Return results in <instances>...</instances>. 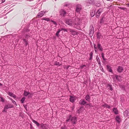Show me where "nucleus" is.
Here are the masks:
<instances>
[{
  "label": "nucleus",
  "mask_w": 129,
  "mask_h": 129,
  "mask_svg": "<svg viewBox=\"0 0 129 129\" xmlns=\"http://www.w3.org/2000/svg\"><path fill=\"white\" fill-rule=\"evenodd\" d=\"M42 20H44L47 21H49L50 20V19L48 18H43L42 19Z\"/></svg>",
  "instance_id": "c85d7f7f"
},
{
  "label": "nucleus",
  "mask_w": 129,
  "mask_h": 129,
  "mask_svg": "<svg viewBox=\"0 0 129 129\" xmlns=\"http://www.w3.org/2000/svg\"><path fill=\"white\" fill-rule=\"evenodd\" d=\"M102 58H103V59H104V60H106V59H105V58H104V54L103 53H102Z\"/></svg>",
  "instance_id": "c9c22d12"
},
{
  "label": "nucleus",
  "mask_w": 129,
  "mask_h": 129,
  "mask_svg": "<svg viewBox=\"0 0 129 129\" xmlns=\"http://www.w3.org/2000/svg\"><path fill=\"white\" fill-rule=\"evenodd\" d=\"M81 104L84 105L86 103V102L83 100H82L80 101V103Z\"/></svg>",
  "instance_id": "412c9836"
},
{
  "label": "nucleus",
  "mask_w": 129,
  "mask_h": 129,
  "mask_svg": "<svg viewBox=\"0 0 129 129\" xmlns=\"http://www.w3.org/2000/svg\"><path fill=\"white\" fill-rule=\"evenodd\" d=\"M60 31V29H59L58 30L56 33V36H58V35L59 34Z\"/></svg>",
  "instance_id": "2f4dec72"
},
{
  "label": "nucleus",
  "mask_w": 129,
  "mask_h": 129,
  "mask_svg": "<svg viewBox=\"0 0 129 129\" xmlns=\"http://www.w3.org/2000/svg\"><path fill=\"white\" fill-rule=\"evenodd\" d=\"M115 77L116 79L118 80H119V78H120V77L118 76L117 75H116L115 76Z\"/></svg>",
  "instance_id": "ea45409f"
},
{
  "label": "nucleus",
  "mask_w": 129,
  "mask_h": 129,
  "mask_svg": "<svg viewBox=\"0 0 129 129\" xmlns=\"http://www.w3.org/2000/svg\"><path fill=\"white\" fill-rule=\"evenodd\" d=\"M0 98L1 99V101H2V102H4V100L3 98L2 97H0Z\"/></svg>",
  "instance_id": "a19ab883"
},
{
  "label": "nucleus",
  "mask_w": 129,
  "mask_h": 129,
  "mask_svg": "<svg viewBox=\"0 0 129 129\" xmlns=\"http://www.w3.org/2000/svg\"><path fill=\"white\" fill-rule=\"evenodd\" d=\"M103 10L102 8L100 9L96 12V16L97 18H98L100 15V13H101Z\"/></svg>",
  "instance_id": "20e7f679"
},
{
  "label": "nucleus",
  "mask_w": 129,
  "mask_h": 129,
  "mask_svg": "<svg viewBox=\"0 0 129 129\" xmlns=\"http://www.w3.org/2000/svg\"><path fill=\"white\" fill-rule=\"evenodd\" d=\"M28 94H29V92H27L26 91H24V96H27L28 95Z\"/></svg>",
  "instance_id": "b1692460"
},
{
  "label": "nucleus",
  "mask_w": 129,
  "mask_h": 129,
  "mask_svg": "<svg viewBox=\"0 0 129 129\" xmlns=\"http://www.w3.org/2000/svg\"><path fill=\"white\" fill-rule=\"evenodd\" d=\"M107 87H108L109 89H110L111 91L113 90V89L112 87V85H111L110 84H108L107 85Z\"/></svg>",
  "instance_id": "f3484780"
},
{
  "label": "nucleus",
  "mask_w": 129,
  "mask_h": 129,
  "mask_svg": "<svg viewBox=\"0 0 129 129\" xmlns=\"http://www.w3.org/2000/svg\"><path fill=\"white\" fill-rule=\"evenodd\" d=\"M101 22H102V20H101Z\"/></svg>",
  "instance_id": "052dcab7"
},
{
  "label": "nucleus",
  "mask_w": 129,
  "mask_h": 129,
  "mask_svg": "<svg viewBox=\"0 0 129 129\" xmlns=\"http://www.w3.org/2000/svg\"><path fill=\"white\" fill-rule=\"evenodd\" d=\"M88 2L91 4H93L94 3V0H89L88 1Z\"/></svg>",
  "instance_id": "6ab92c4d"
},
{
  "label": "nucleus",
  "mask_w": 129,
  "mask_h": 129,
  "mask_svg": "<svg viewBox=\"0 0 129 129\" xmlns=\"http://www.w3.org/2000/svg\"><path fill=\"white\" fill-rule=\"evenodd\" d=\"M12 103L14 104H16V102L12 100Z\"/></svg>",
  "instance_id": "37998d69"
},
{
  "label": "nucleus",
  "mask_w": 129,
  "mask_h": 129,
  "mask_svg": "<svg viewBox=\"0 0 129 129\" xmlns=\"http://www.w3.org/2000/svg\"><path fill=\"white\" fill-rule=\"evenodd\" d=\"M93 53L92 52H91L90 54V57L89 59V60H91L92 59L93 56Z\"/></svg>",
  "instance_id": "bb28decb"
},
{
  "label": "nucleus",
  "mask_w": 129,
  "mask_h": 129,
  "mask_svg": "<svg viewBox=\"0 0 129 129\" xmlns=\"http://www.w3.org/2000/svg\"><path fill=\"white\" fill-rule=\"evenodd\" d=\"M66 23L67 24L70 26H73L76 28L79 29V23L74 24L73 21L71 19H68L66 20Z\"/></svg>",
  "instance_id": "f257e3e1"
},
{
  "label": "nucleus",
  "mask_w": 129,
  "mask_h": 129,
  "mask_svg": "<svg viewBox=\"0 0 129 129\" xmlns=\"http://www.w3.org/2000/svg\"><path fill=\"white\" fill-rule=\"evenodd\" d=\"M2 84L1 83H0V86H2Z\"/></svg>",
  "instance_id": "864d4df0"
},
{
  "label": "nucleus",
  "mask_w": 129,
  "mask_h": 129,
  "mask_svg": "<svg viewBox=\"0 0 129 129\" xmlns=\"http://www.w3.org/2000/svg\"><path fill=\"white\" fill-rule=\"evenodd\" d=\"M69 66H66L65 67V68H66L67 69H68L69 68Z\"/></svg>",
  "instance_id": "49530a36"
},
{
  "label": "nucleus",
  "mask_w": 129,
  "mask_h": 129,
  "mask_svg": "<svg viewBox=\"0 0 129 129\" xmlns=\"http://www.w3.org/2000/svg\"><path fill=\"white\" fill-rule=\"evenodd\" d=\"M115 77L116 79L118 80H119V78H120V77L118 76L117 75H116L115 76Z\"/></svg>",
  "instance_id": "58836bf2"
},
{
  "label": "nucleus",
  "mask_w": 129,
  "mask_h": 129,
  "mask_svg": "<svg viewBox=\"0 0 129 129\" xmlns=\"http://www.w3.org/2000/svg\"><path fill=\"white\" fill-rule=\"evenodd\" d=\"M56 65H59L60 66V64H59V62L56 61L54 63Z\"/></svg>",
  "instance_id": "473e14b6"
},
{
  "label": "nucleus",
  "mask_w": 129,
  "mask_h": 129,
  "mask_svg": "<svg viewBox=\"0 0 129 129\" xmlns=\"http://www.w3.org/2000/svg\"><path fill=\"white\" fill-rule=\"evenodd\" d=\"M95 5L96 6H97L98 7H99L101 5V4L99 3H97Z\"/></svg>",
  "instance_id": "e433bc0d"
},
{
  "label": "nucleus",
  "mask_w": 129,
  "mask_h": 129,
  "mask_svg": "<svg viewBox=\"0 0 129 129\" xmlns=\"http://www.w3.org/2000/svg\"><path fill=\"white\" fill-rule=\"evenodd\" d=\"M101 34L99 33H98L97 34V37L98 39H99L101 37Z\"/></svg>",
  "instance_id": "4be33fe9"
},
{
  "label": "nucleus",
  "mask_w": 129,
  "mask_h": 129,
  "mask_svg": "<svg viewBox=\"0 0 129 129\" xmlns=\"http://www.w3.org/2000/svg\"><path fill=\"white\" fill-rule=\"evenodd\" d=\"M113 111L116 114H118V111L117 110L116 108H114L113 109Z\"/></svg>",
  "instance_id": "4468645a"
},
{
  "label": "nucleus",
  "mask_w": 129,
  "mask_h": 129,
  "mask_svg": "<svg viewBox=\"0 0 129 129\" xmlns=\"http://www.w3.org/2000/svg\"><path fill=\"white\" fill-rule=\"evenodd\" d=\"M33 121L34 123L36 124L37 126H39V123L37 121L34 120H33Z\"/></svg>",
  "instance_id": "5701e85b"
},
{
  "label": "nucleus",
  "mask_w": 129,
  "mask_h": 129,
  "mask_svg": "<svg viewBox=\"0 0 129 129\" xmlns=\"http://www.w3.org/2000/svg\"><path fill=\"white\" fill-rule=\"evenodd\" d=\"M94 50L95 52H96L97 48L96 47V45L94 44Z\"/></svg>",
  "instance_id": "72a5a7b5"
},
{
  "label": "nucleus",
  "mask_w": 129,
  "mask_h": 129,
  "mask_svg": "<svg viewBox=\"0 0 129 129\" xmlns=\"http://www.w3.org/2000/svg\"><path fill=\"white\" fill-rule=\"evenodd\" d=\"M61 129H67V127L65 126H64L63 127H62Z\"/></svg>",
  "instance_id": "79ce46f5"
},
{
  "label": "nucleus",
  "mask_w": 129,
  "mask_h": 129,
  "mask_svg": "<svg viewBox=\"0 0 129 129\" xmlns=\"http://www.w3.org/2000/svg\"><path fill=\"white\" fill-rule=\"evenodd\" d=\"M107 70H108V71H109L110 72H112V70L111 69V68L110 66L109 65H107Z\"/></svg>",
  "instance_id": "dca6fc26"
},
{
  "label": "nucleus",
  "mask_w": 129,
  "mask_h": 129,
  "mask_svg": "<svg viewBox=\"0 0 129 129\" xmlns=\"http://www.w3.org/2000/svg\"><path fill=\"white\" fill-rule=\"evenodd\" d=\"M23 41L26 45V46L28 44V42L25 39H23Z\"/></svg>",
  "instance_id": "cd10ccee"
},
{
  "label": "nucleus",
  "mask_w": 129,
  "mask_h": 129,
  "mask_svg": "<svg viewBox=\"0 0 129 129\" xmlns=\"http://www.w3.org/2000/svg\"><path fill=\"white\" fill-rule=\"evenodd\" d=\"M13 107V106L11 104H8V105H6L5 107L6 109H8L9 108H12Z\"/></svg>",
  "instance_id": "1a4fd4ad"
},
{
  "label": "nucleus",
  "mask_w": 129,
  "mask_h": 129,
  "mask_svg": "<svg viewBox=\"0 0 129 129\" xmlns=\"http://www.w3.org/2000/svg\"><path fill=\"white\" fill-rule=\"evenodd\" d=\"M42 127L43 129H48L47 125L46 124H43L42 126Z\"/></svg>",
  "instance_id": "a211bd4d"
},
{
  "label": "nucleus",
  "mask_w": 129,
  "mask_h": 129,
  "mask_svg": "<svg viewBox=\"0 0 129 129\" xmlns=\"http://www.w3.org/2000/svg\"><path fill=\"white\" fill-rule=\"evenodd\" d=\"M123 70V68L121 66H119L117 69V71L119 73L122 72Z\"/></svg>",
  "instance_id": "9b49d317"
},
{
  "label": "nucleus",
  "mask_w": 129,
  "mask_h": 129,
  "mask_svg": "<svg viewBox=\"0 0 129 129\" xmlns=\"http://www.w3.org/2000/svg\"><path fill=\"white\" fill-rule=\"evenodd\" d=\"M46 12V11H41L38 13L37 16L38 17H41L43 16Z\"/></svg>",
  "instance_id": "423d86ee"
},
{
  "label": "nucleus",
  "mask_w": 129,
  "mask_h": 129,
  "mask_svg": "<svg viewBox=\"0 0 129 129\" xmlns=\"http://www.w3.org/2000/svg\"><path fill=\"white\" fill-rule=\"evenodd\" d=\"M25 98L23 97V98L21 100V101L22 103H23L24 102V101L25 100Z\"/></svg>",
  "instance_id": "7c9ffc66"
},
{
  "label": "nucleus",
  "mask_w": 129,
  "mask_h": 129,
  "mask_svg": "<svg viewBox=\"0 0 129 129\" xmlns=\"http://www.w3.org/2000/svg\"><path fill=\"white\" fill-rule=\"evenodd\" d=\"M118 8L120 9H121L124 10L125 8L123 7H119Z\"/></svg>",
  "instance_id": "a18cd8bd"
},
{
  "label": "nucleus",
  "mask_w": 129,
  "mask_h": 129,
  "mask_svg": "<svg viewBox=\"0 0 129 129\" xmlns=\"http://www.w3.org/2000/svg\"><path fill=\"white\" fill-rule=\"evenodd\" d=\"M70 120L71 121L72 123L74 124H75L77 121L76 117H72L70 115L68 118V119L66 120V121L68 122Z\"/></svg>",
  "instance_id": "f03ea898"
},
{
  "label": "nucleus",
  "mask_w": 129,
  "mask_h": 129,
  "mask_svg": "<svg viewBox=\"0 0 129 129\" xmlns=\"http://www.w3.org/2000/svg\"><path fill=\"white\" fill-rule=\"evenodd\" d=\"M116 119L118 123H120L121 121V119L120 116H117L116 118Z\"/></svg>",
  "instance_id": "6e6552de"
},
{
  "label": "nucleus",
  "mask_w": 129,
  "mask_h": 129,
  "mask_svg": "<svg viewBox=\"0 0 129 129\" xmlns=\"http://www.w3.org/2000/svg\"><path fill=\"white\" fill-rule=\"evenodd\" d=\"M95 12L94 11H93V12H92L91 13L90 15L92 17H93L94 15Z\"/></svg>",
  "instance_id": "c756f323"
},
{
  "label": "nucleus",
  "mask_w": 129,
  "mask_h": 129,
  "mask_svg": "<svg viewBox=\"0 0 129 129\" xmlns=\"http://www.w3.org/2000/svg\"><path fill=\"white\" fill-rule=\"evenodd\" d=\"M124 115L125 116H129V111L126 110L123 112Z\"/></svg>",
  "instance_id": "9d476101"
},
{
  "label": "nucleus",
  "mask_w": 129,
  "mask_h": 129,
  "mask_svg": "<svg viewBox=\"0 0 129 129\" xmlns=\"http://www.w3.org/2000/svg\"><path fill=\"white\" fill-rule=\"evenodd\" d=\"M128 7H129V4H128Z\"/></svg>",
  "instance_id": "13d9d810"
},
{
  "label": "nucleus",
  "mask_w": 129,
  "mask_h": 129,
  "mask_svg": "<svg viewBox=\"0 0 129 129\" xmlns=\"http://www.w3.org/2000/svg\"><path fill=\"white\" fill-rule=\"evenodd\" d=\"M89 35L90 36H92L94 33L93 27L92 26H91L89 28Z\"/></svg>",
  "instance_id": "7ed1b4c3"
},
{
  "label": "nucleus",
  "mask_w": 129,
  "mask_h": 129,
  "mask_svg": "<svg viewBox=\"0 0 129 129\" xmlns=\"http://www.w3.org/2000/svg\"><path fill=\"white\" fill-rule=\"evenodd\" d=\"M79 110H78V113H79Z\"/></svg>",
  "instance_id": "bf43d9fd"
},
{
  "label": "nucleus",
  "mask_w": 129,
  "mask_h": 129,
  "mask_svg": "<svg viewBox=\"0 0 129 129\" xmlns=\"http://www.w3.org/2000/svg\"><path fill=\"white\" fill-rule=\"evenodd\" d=\"M28 36L27 35L26 36V38H28Z\"/></svg>",
  "instance_id": "6e6d98bb"
},
{
  "label": "nucleus",
  "mask_w": 129,
  "mask_h": 129,
  "mask_svg": "<svg viewBox=\"0 0 129 129\" xmlns=\"http://www.w3.org/2000/svg\"><path fill=\"white\" fill-rule=\"evenodd\" d=\"M82 9V6L81 5H77L76 6V11L77 12H79Z\"/></svg>",
  "instance_id": "39448f33"
},
{
  "label": "nucleus",
  "mask_w": 129,
  "mask_h": 129,
  "mask_svg": "<svg viewBox=\"0 0 129 129\" xmlns=\"http://www.w3.org/2000/svg\"><path fill=\"white\" fill-rule=\"evenodd\" d=\"M8 94L10 96L13 97L14 98L16 97V96L12 93L9 92L8 93Z\"/></svg>",
  "instance_id": "ddd939ff"
},
{
  "label": "nucleus",
  "mask_w": 129,
  "mask_h": 129,
  "mask_svg": "<svg viewBox=\"0 0 129 129\" xmlns=\"http://www.w3.org/2000/svg\"><path fill=\"white\" fill-rule=\"evenodd\" d=\"M98 48L101 51H102L103 50V48L101 46V45L99 44H98L97 45Z\"/></svg>",
  "instance_id": "2eb2a0df"
},
{
  "label": "nucleus",
  "mask_w": 129,
  "mask_h": 129,
  "mask_svg": "<svg viewBox=\"0 0 129 129\" xmlns=\"http://www.w3.org/2000/svg\"><path fill=\"white\" fill-rule=\"evenodd\" d=\"M96 59L97 61H98V63L99 64H100V65H101L100 61V60L99 58L98 57H96Z\"/></svg>",
  "instance_id": "a878e982"
},
{
  "label": "nucleus",
  "mask_w": 129,
  "mask_h": 129,
  "mask_svg": "<svg viewBox=\"0 0 129 129\" xmlns=\"http://www.w3.org/2000/svg\"><path fill=\"white\" fill-rule=\"evenodd\" d=\"M32 95V94L29 92V94H28V98L31 97Z\"/></svg>",
  "instance_id": "4c0bfd02"
},
{
  "label": "nucleus",
  "mask_w": 129,
  "mask_h": 129,
  "mask_svg": "<svg viewBox=\"0 0 129 129\" xmlns=\"http://www.w3.org/2000/svg\"><path fill=\"white\" fill-rule=\"evenodd\" d=\"M5 0H2V3H3L5 2Z\"/></svg>",
  "instance_id": "de8ad7c7"
},
{
  "label": "nucleus",
  "mask_w": 129,
  "mask_h": 129,
  "mask_svg": "<svg viewBox=\"0 0 129 129\" xmlns=\"http://www.w3.org/2000/svg\"><path fill=\"white\" fill-rule=\"evenodd\" d=\"M85 67V65H83L82 66H80V68L81 69H83L84 68V67Z\"/></svg>",
  "instance_id": "c03bdc74"
},
{
  "label": "nucleus",
  "mask_w": 129,
  "mask_h": 129,
  "mask_svg": "<svg viewBox=\"0 0 129 129\" xmlns=\"http://www.w3.org/2000/svg\"><path fill=\"white\" fill-rule=\"evenodd\" d=\"M60 15L62 16H64L66 14V12L63 9H61L60 11Z\"/></svg>",
  "instance_id": "0eeeda50"
},
{
  "label": "nucleus",
  "mask_w": 129,
  "mask_h": 129,
  "mask_svg": "<svg viewBox=\"0 0 129 129\" xmlns=\"http://www.w3.org/2000/svg\"><path fill=\"white\" fill-rule=\"evenodd\" d=\"M103 106L104 107H107L108 108H110L109 106L108 105H106V104H105L104 105H103Z\"/></svg>",
  "instance_id": "f704fd0d"
},
{
  "label": "nucleus",
  "mask_w": 129,
  "mask_h": 129,
  "mask_svg": "<svg viewBox=\"0 0 129 129\" xmlns=\"http://www.w3.org/2000/svg\"><path fill=\"white\" fill-rule=\"evenodd\" d=\"M53 23L54 24L56 25V22H55V21H54V22H53Z\"/></svg>",
  "instance_id": "8fccbe9b"
},
{
  "label": "nucleus",
  "mask_w": 129,
  "mask_h": 129,
  "mask_svg": "<svg viewBox=\"0 0 129 129\" xmlns=\"http://www.w3.org/2000/svg\"><path fill=\"white\" fill-rule=\"evenodd\" d=\"M9 99H10V100H11V101H12V100H12V99L11 98L9 97Z\"/></svg>",
  "instance_id": "603ef678"
},
{
  "label": "nucleus",
  "mask_w": 129,
  "mask_h": 129,
  "mask_svg": "<svg viewBox=\"0 0 129 129\" xmlns=\"http://www.w3.org/2000/svg\"><path fill=\"white\" fill-rule=\"evenodd\" d=\"M68 6L67 5H66L65 6Z\"/></svg>",
  "instance_id": "4d7b16f0"
},
{
  "label": "nucleus",
  "mask_w": 129,
  "mask_h": 129,
  "mask_svg": "<svg viewBox=\"0 0 129 129\" xmlns=\"http://www.w3.org/2000/svg\"><path fill=\"white\" fill-rule=\"evenodd\" d=\"M6 109H6L5 107L4 111L5 112H6L7 111Z\"/></svg>",
  "instance_id": "09e8293b"
},
{
  "label": "nucleus",
  "mask_w": 129,
  "mask_h": 129,
  "mask_svg": "<svg viewBox=\"0 0 129 129\" xmlns=\"http://www.w3.org/2000/svg\"><path fill=\"white\" fill-rule=\"evenodd\" d=\"M70 31L71 33L73 35H77V33L75 31L73 30L72 29H70Z\"/></svg>",
  "instance_id": "f8f14e48"
},
{
  "label": "nucleus",
  "mask_w": 129,
  "mask_h": 129,
  "mask_svg": "<svg viewBox=\"0 0 129 129\" xmlns=\"http://www.w3.org/2000/svg\"><path fill=\"white\" fill-rule=\"evenodd\" d=\"M74 98V97H72V96H71L70 99V102H74L75 101Z\"/></svg>",
  "instance_id": "aec40b11"
},
{
  "label": "nucleus",
  "mask_w": 129,
  "mask_h": 129,
  "mask_svg": "<svg viewBox=\"0 0 129 129\" xmlns=\"http://www.w3.org/2000/svg\"><path fill=\"white\" fill-rule=\"evenodd\" d=\"M85 99L86 100H87V101H89V99H90V96H89L88 95H87L86 97H85Z\"/></svg>",
  "instance_id": "393cba45"
},
{
  "label": "nucleus",
  "mask_w": 129,
  "mask_h": 129,
  "mask_svg": "<svg viewBox=\"0 0 129 129\" xmlns=\"http://www.w3.org/2000/svg\"><path fill=\"white\" fill-rule=\"evenodd\" d=\"M61 30H64L65 31H66V29L62 28Z\"/></svg>",
  "instance_id": "3c124183"
},
{
  "label": "nucleus",
  "mask_w": 129,
  "mask_h": 129,
  "mask_svg": "<svg viewBox=\"0 0 129 129\" xmlns=\"http://www.w3.org/2000/svg\"><path fill=\"white\" fill-rule=\"evenodd\" d=\"M51 22H53H53H54V21H53V20H51Z\"/></svg>",
  "instance_id": "5fc2aeb1"
}]
</instances>
